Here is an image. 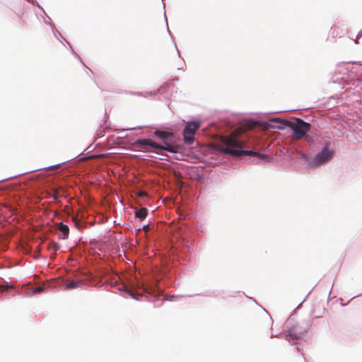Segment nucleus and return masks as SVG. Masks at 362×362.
<instances>
[{"instance_id":"7ed1b4c3","label":"nucleus","mask_w":362,"mask_h":362,"mask_svg":"<svg viewBox=\"0 0 362 362\" xmlns=\"http://www.w3.org/2000/svg\"><path fill=\"white\" fill-rule=\"evenodd\" d=\"M273 121L276 124V127L278 129H283L286 127H290L293 130V137L298 140L304 138L311 127L310 124L304 122L301 119L288 121L276 118Z\"/></svg>"},{"instance_id":"2eb2a0df","label":"nucleus","mask_w":362,"mask_h":362,"mask_svg":"<svg viewBox=\"0 0 362 362\" xmlns=\"http://www.w3.org/2000/svg\"><path fill=\"white\" fill-rule=\"evenodd\" d=\"M149 230H150L149 225H146L143 227V230L145 232H148Z\"/></svg>"},{"instance_id":"f8f14e48","label":"nucleus","mask_w":362,"mask_h":362,"mask_svg":"<svg viewBox=\"0 0 362 362\" xmlns=\"http://www.w3.org/2000/svg\"><path fill=\"white\" fill-rule=\"evenodd\" d=\"M127 293L128 294L133 298L136 299V300H138L139 299V297L141 296V294H136L135 293H134L132 291H130V290H128L127 291Z\"/></svg>"},{"instance_id":"f257e3e1","label":"nucleus","mask_w":362,"mask_h":362,"mask_svg":"<svg viewBox=\"0 0 362 362\" xmlns=\"http://www.w3.org/2000/svg\"><path fill=\"white\" fill-rule=\"evenodd\" d=\"M244 130L242 128L235 129L228 136H221L220 137V144L218 149L225 153L230 154L233 156H259V153L254 151L243 150L245 143L240 138V136Z\"/></svg>"},{"instance_id":"9d476101","label":"nucleus","mask_w":362,"mask_h":362,"mask_svg":"<svg viewBox=\"0 0 362 362\" xmlns=\"http://www.w3.org/2000/svg\"><path fill=\"white\" fill-rule=\"evenodd\" d=\"M59 247L54 243H49L47 245V250L49 251H54V252L59 250Z\"/></svg>"},{"instance_id":"dca6fc26","label":"nucleus","mask_w":362,"mask_h":362,"mask_svg":"<svg viewBox=\"0 0 362 362\" xmlns=\"http://www.w3.org/2000/svg\"><path fill=\"white\" fill-rule=\"evenodd\" d=\"M40 250H41V248H40V245H38V246L36 247V249H35V252H37V253L39 255V254H40Z\"/></svg>"},{"instance_id":"9b49d317","label":"nucleus","mask_w":362,"mask_h":362,"mask_svg":"<svg viewBox=\"0 0 362 362\" xmlns=\"http://www.w3.org/2000/svg\"><path fill=\"white\" fill-rule=\"evenodd\" d=\"M60 190H62V188H57L54 190V193L52 195V197L55 200H58V199L60 197L59 192Z\"/></svg>"},{"instance_id":"6e6552de","label":"nucleus","mask_w":362,"mask_h":362,"mask_svg":"<svg viewBox=\"0 0 362 362\" xmlns=\"http://www.w3.org/2000/svg\"><path fill=\"white\" fill-rule=\"evenodd\" d=\"M148 210L145 207H142L136 211V216L141 220L144 219L147 216Z\"/></svg>"},{"instance_id":"f03ea898","label":"nucleus","mask_w":362,"mask_h":362,"mask_svg":"<svg viewBox=\"0 0 362 362\" xmlns=\"http://www.w3.org/2000/svg\"><path fill=\"white\" fill-rule=\"evenodd\" d=\"M154 134L163 141V144H159L151 139H146L136 140L135 144L141 146L145 150L147 149L146 146H150L156 149L165 150L171 153H177L180 151V146L171 142V138L173 136V133L156 130Z\"/></svg>"},{"instance_id":"423d86ee","label":"nucleus","mask_w":362,"mask_h":362,"mask_svg":"<svg viewBox=\"0 0 362 362\" xmlns=\"http://www.w3.org/2000/svg\"><path fill=\"white\" fill-rule=\"evenodd\" d=\"M333 155L334 152L332 151H330L327 147H325L321 152L315 156L314 163L317 165L322 164L330 160Z\"/></svg>"},{"instance_id":"39448f33","label":"nucleus","mask_w":362,"mask_h":362,"mask_svg":"<svg viewBox=\"0 0 362 362\" xmlns=\"http://www.w3.org/2000/svg\"><path fill=\"white\" fill-rule=\"evenodd\" d=\"M199 127V122H189L186 124L183 132L184 141L185 144H191L193 143L194 134Z\"/></svg>"},{"instance_id":"f3484780","label":"nucleus","mask_w":362,"mask_h":362,"mask_svg":"<svg viewBox=\"0 0 362 362\" xmlns=\"http://www.w3.org/2000/svg\"><path fill=\"white\" fill-rule=\"evenodd\" d=\"M147 194L146 192H144V191H141L139 193V196L140 197H142V196H146Z\"/></svg>"},{"instance_id":"ddd939ff","label":"nucleus","mask_w":362,"mask_h":362,"mask_svg":"<svg viewBox=\"0 0 362 362\" xmlns=\"http://www.w3.org/2000/svg\"><path fill=\"white\" fill-rule=\"evenodd\" d=\"M44 290V287L43 286H37V287H35V289H34V293H41L42 291Z\"/></svg>"},{"instance_id":"0eeeda50","label":"nucleus","mask_w":362,"mask_h":362,"mask_svg":"<svg viewBox=\"0 0 362 362\" xmlns=\"http://www.w3.org/2000/svg\"><path fill=\"white\" fill-rule=\"evenodd\" d=\"M58 229L63 233L64 238L68 237L69 233V228L68 226L64 224L62 222H60L58 225Z\"/></svg>"},{"instance_id":"1a4fd4ad","label":"nucleus","mask_w":362,"mask_h":362,"mask_svg":"<svg viewBox=\"0 0 362 362\" xmlns=\"http://www.w3.org/2000/svg\"><path fill=\"white\" fill-rule=\"evenodd\" d=\"M81 283L80 281H68L66 284V288L67 289H73L78 288Z\"/></svg>"},{"instance_id":"4468645a","label":"nucleus","mask_w":362,"mask_h":362,"mask_svg":"<svg viewBox=\"0 0 362 362\" xmlns=\"http://www.w3.org/2000/svg\"><path fill=\"white\" fill-rule=\"evenodd\" d=\"M304 137H305V141L307 142H311V141H312V137L311 136L305 135V136H304Z\"/></svg>"},{"instance_id":"20e7f679","label":"nucleus","mask_w":362,"mask_h":362,"mask_svg":"<svg viewBox=\"0 0 362 362\" xmlns=\"http://www.w3.org/2000/svg\"><path fill=\"white\" fill-rule=\"evenodd\" d=\"M286 338L288 341L299 339L307 332V326L303 322H293L289 319L286 322Z\"/></svg>"}]
</instances>
